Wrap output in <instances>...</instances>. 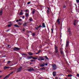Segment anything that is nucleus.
I'll return each mask as SVG.
<instances>
[{
    "instance_id": "nucleus-1",
    "label": "nucleus",
    "mask_w": 79,
    "mask_h": 79,
    "mask_svg": "<svg viewBox=\"0 0 79 79\" xmlns=\"http://www.w3.org/2000/svg\"><path fill=\"white\" fill-rule=\"evenodd\" d=\"M55 48L54 50H55V53H59L58 52V47L56 46V45H54Z\"/></svg>"
},
{
    "instance_id": "nucleus-2",
    "label": "nucleus",
    "mask_w": 79,
    "mask_h": 79,
    "mask_svg": "<svg viewBox=\"0 0 79 79\" xmlns=\"http://www.w3.org/2000/svg\"><path fill=\"white\" fill-rule=\"evenodd\" d=\"M60 53L62 55L64 56V52H63V49L60 48Z\"/></svg>"
},
{
    "instance_id": "nucleus-3",
    "label": "nucleus",
    "mask_w": 79,
    "mask_h": 79,
    "mask_svg": "<svg viewBox=\"0 0 79 79\" xmlns=\"http://www.w3.org/2000/svg\"><path fill=\"white\" fill-rule=\"evenodd\" d=\"M23 69V67L21 66L20 68L18 69L17 70V73H19V72H20L22 71V69Z\"/></svg>"
},
{
    "instance_id": "nucleus-4",
    "label": "nucleus",
    "mask_w": 79,
    "mask_h": 79,
    "mask_svg": "<svg viewBox=\"0 0 79 79\" xmlns=\"http://www.w3.org/2000/svg\"><path fill=\"white\" fill-rule=\"evenodd\" d=\"M12 48L14 51H18V50H21L20 48H19L16 47H15L14 48Z\"/></svg>"
},
{
    "instance_id": "nucleus-5",
    "label": "nucleus",
    "mask_w": 79,
    "mask_h": 79,
    "mask_svg": "<svg viewBox=\"0 0 79 79\" xmlns=\"http://www.w3.org/2000/svg\"><path fill=\"white\" fill-rule=\"evenodd\" d=\"M56 68H57V67L56 64H53L52 65V69L53 70H56Z\"/></svg>"
},
{
    "instance_id": "nucleus-6",
    "label": "nucleus",
    "mask_w": 79,
    "mask_h": 79,
    "mask_svg": "<svg viewBox=\"0 0 79 79\" xmlns=\"http://www.w3.org/2000/svg\"><path fill=\"white\" fill-rule=\"evenodd\" d=\"M12 73H13V72H12V73H10V74L7 75L5 77H4V78H3V79H6V78H7V77H8L9 76H10L11 74H12Z\"/></svg>"
},
{
    "instance_id": "nucleus-7",
    "label": "nucleus",
    "mask_w": 79,
    "mask_h": 79,
    "mask_svg": "<svg viewBox=\"0 0 79 79\" xmlns=\"http://www.w3.org/2000/svg\"><path fill=\"white\" fill-rule=\"evenodd\" d=\"M69 42L68 41V40H67L66 42V47H68V45H69Z\"/></svg>"
},
{
    "instance_id": "nucleus-8",
    "label": "nucleus",
    "mask_w": 79,
    "mask_h": 79,
    "mask_svg": "<svg viewBox=\"0 0 79 79\" xmlns=\"http://www.w3.org/2000/svg\"><path fill=\"white\" fill-rule=\"evenodd\" d=\"M3 15V9H1L0 10V16H2Z\"/></svg>"
},
{
    "instance_id": "nucleus-9",
    "label": "nucleus",
    "mask_w": 79,
    "mask_h": 79,
    "mask_svg": "<svg viewBox=\"0 0 79 79\" xmlns=\"http://www.w3.org/2000/svg\"><path fill=\"white\" fill-rule=\"evenodd\" d=\"M30 68V69L27 70V71H34V69H33V68Z\"/></svg>"
},
{
    "instance_id": "nucleus-10",
    "label": "nucleus",
    "mask_w": 79,
    "mask_h": 79,
    "mask_svg": "<svg viewBox=\"0 0 79 79\" xmlns=\"http://www.w3.org/2000/svg\"><path fill=\"white\" fill-rule=\"evenodd\" d=\"M23 27H26V26H27V23L25 22L23 24Z\"/></svg>"
},
{
    "instance_id": "nucleus-11",
    "label": "nucleus",
    "mask_w": 79,
    "mask_h": 79,
    "mask_svg": "<svg viewBox=\"0 0 79 79\" xmlns=\"http://www.w3.org/2000/svg\"><path fill=\"white\" fill-rule=\"evenodd\" d=\"M27 58L28 60H31L32 59L31 58H33V56H27Z\"/></svg>"
},
{
    "instance_id": "nucleus-12",
    "label": "nucleus",
    "mask_w": 79,
    "mask_h": 79,
    "mask_svg": "<svg viewBox=\"0 0 79 79\" xmlns=\"http://www.w3.org/2000/svg\"><path fill=\"white\" fill-rule=\"evenodd\" d=\"M35 9H33L32 12V15H34L35 14Z\"/></svg>"
},
{
    "instance_id": "nucleus-13",
    "label": "nucleus",
    "mask_w": 79,
    "mask_h": 79,
    "mask_svg": "<svg viewBox=\"0 0 79 79\" xmlns=\"http://www.w3.org/2000/svg\"><path fill=\"white\" fill-rule=\"evenodd\" d=\"M77 23L76 20H75L74 21H73V25L74 26H76V25Z\"/></svg>"
},
{
    "instance_id": "nucleus-14",
    "label": "nucleus",
    "mask_w": 79,
    "mask_h": 79,
    "mask_svg": "<svg viewBox=\"0 0 79 79\" xmlns=\"http://www.w3.org/2000/svg\"><path fill=\"white\" fill-rule=\"evenodd\" d=\"M40 58H41V61H44V57H43V56H40Z\"/></svg>"
},
{
    "instance_id": "nucleus-15",
    "label": "nucleus",
    "mask_w": 79,
    "mask_h": 79,
    "mask_svg": "<svg viewBox=\"0 0 79 79\" xmlns=\"http://www.w3.org/2000/svg\"><path fill=\"white\" fill-rule=\"evenodd\" d=\"M28 54L30 56H31L33 55V53L32 52H29L28 53Z\"/></svg>"
},
{
    "instance_id": "nucleus-16",
    "label": "nucleus",
    "mask_w": 79,
    "mask_h": 79,
    "mask_svg": "<svg viewBox=\"0 0 79 79\" xmlns=\"http://www.w3.org/2000/svg\"><path fill=\"white\" fill-rule=\"evenodd\" d=\"M52 74L53 76H56V72H53Z\"/></svg>"
},
{
    "instance_id": "nucleus-17",
    "label": "nucleus",
    "mask_w": 79,
    "mask_h": 79,
    "mask_svg": "<svg viewBox=\"0 0 79 79\" xmlns=\"http://www.w3.org/2000/svg\"><path fill=\"white\" fill-rule=\"evenodd\" d=\"M60 19H57V22L58 23V24H60Z\"/></svg>"
},
{
    "instance_id": "nucleus-18",
    "label": "nucleus",
    "mask_w": 79,
    "mask_h": 79,
    "mask_svg": "<svg viewBox=\"0 0 79 79\" xmlns=\"http://www.w3.org/2000/svg\"><path fill=\"white\" fill-rule=\"evenodd\" d=\"M45 66V64L44 63L43 64H42L40 65V67H43V66Z\"/></svg>"
},
{
    "instance_id": "nucleus-19",
    "label": "nucleus",
    "mask_w": 79,
    "mask_h": 79,
    "mask_svg": "<svg viewBox=\"0 0 79 79\" xmlns=\"http://www.w3.org/2000/svg\"><path fill=\"white\" fill-rule=\"evenodd\" d=\"M42 27H43L44 28L45 27V23H42Z\"/></svg>"
},
{
    "instance_id": "nucleus-20",
    "label": "nucleus",
    "mask_w": 79,
    "mask_h": 79,
    "mask_svg": "<svg viewBox=\"0 0 79 79\" xmlns=\"http://www.w3.org/2000/svg\"><path fill=\"white\" fill-rule=\"evenodd\" d=\"M29 16V13H25V17H27Z\"/></svg>"
},
{
    "instance_id": "nucleus-21",
    "label": "nucleus",
    "mask_w": 79,
    "mask_h": 79,
    "mask_svg": "<svg viewBox=\"0 0 79 79\" xmlns=\"http://www.w3.org/2000/svg\"><path fill=\"white\" fill-rule=\"evenodd\" d=\"M25 12L26 13H29V10H25Z\"/></svg>"
},
{
    "instance_id": "nucleus-22",
    "label": "nucleus",
    "mask_w": 79,
    "mask_h": 79,
    "mask_svg": "<svg viewBox=\"0 0 79 79\" xmlns=\"http://www.w3.org/2000/svg\"><path fill=\"white\" fill-rule=\"evenodd\" d=\"M40 69H41V70H45V67H43L42 68H40Z\"/></svg>"
},
{
    "instance_id": "nucleus-23",
    "label": "nucleus",
    "mask_w": 79,
    "mask_h": 79,
    "mask_svg": "<svg viewBox=\"0 0 79 79\" xmlns=\"http://www.w3.org/2000/svg\"><path fill=\"white\" fill-rule=\"evenodd\" d=\"M63 8H66V5H65L64 4V5L63 6Z\"/></svg>"
},
{
    "instance_id": "nucleus-24",
    "label": "nucleus",
    "mask_w": 79,
    "mask_h": 79,
    "mask_svg": "<svg viewBox=\"0 0 79 79\" xmlns=\"http://www.w3.org/2000/svg\"><path fill=\"white\" fill-rule=\"evenodd\" d=\"M22 56H27V53H23L22 54Z\"/></svg>"
},
{
    "instance_id": "nucleus-25",
    "label": "nucleus",
    "mask_w": 79,
    "mask_h": 79,
    "mask_svg": "<svg viewBox=\"0 0 79 79\" xmlns=\"http://www.w3.org/2000/svg\"><path fill=\"white\" fill-rule=\"evenodd\" d=\"M14 26L16 27H19V26L18 25L15 24L14 25Z\"/></svg>"
},
{
    "instance_id": "nucleus-26",
    "label": "nucleus",
    "mask_w": 79,
    "mask_h": 79,
    "mask_svg": "<svg viewBox=\"0 0 79 79\" xmlns=\"http://www.w3.org/2000/svg\"><path fill=\"white\" fill-rule=\"evenodd\" d=\"M29 20L30 21H31H31H33V19H32V18H31L29 19Z\"/></svg>"
},
{
    "instance_id": "nucleus-27",
    "label": "nucleus",
    "mask_w": 79,
    "mask_h": 79,
    "mask_svg": "<svg viewBox=\"0 0 79 79\" xmlns=\"http://www.w3.org/2000/svg\"><path fill=\"white\" fill-rule=\"evenodd\" d=\"M12 26V23H11L9 25H7V27H10V26Z\"/></svg>"
},
{
    "instance_id": "nucleus-28",
    "label": "nucleus",
    "mask_w": 79,
    "mask_h": 79,
    "mask_svg": "<svg viewBox=\"0 0 79 79\" xmlns=\"http://www.w3.org/2000/svg\"><path fill=\"white\" fill-rule=\"evenodd\" d=\"M23 15V13L22 12H20L19 15Z\"/></svg>"
},
{
    "instance_id": "nucleus-29",
    "label": "nucleus",
    "mask_w": 79,
    "mask_h": 79,
    "mask_svg": "<svg viewBox=\"0 0 79 79\" xmlns=\"http://www.w3.org/2000/svg\"><path fill=\"white\" fill-rule=\"evenodd\" d=\"M44 57L46 58V60H49V59L48 57H47V56H44Z\"/></svg>"
},
{
    "instance_id": "nucleus-30",
    "label": "nucleus",
    "mask_w": 79,
    "mask_h": 79,
    "mask_svg": "<svg viewBox=\"0 0 79 79\" xmlns=\"http://www.w3.org/2000/svg\"><path fill=\"white\" fill-rule=\"evenodd\" d=\"M69 34L70 36H71V31H69Z\"/></svg>"
},
{
    "instance_id": "nucleus-31",
    "label": "nucleus",
    "mask_w": 79,
    "mask_h": 79,
    "mask_svg": "<svg viewBox=\"0 0 79 79\" xmlns=\"http://www.w3.org/2000/svg\"><path fill=\"white\" fill-rule=\"evenodd\" d=\"M32 58L33 60H37V58L36 57H33V58Z\"/></svg>"
},
{
    "instance_id": "nucleus-32",
    "label": "nucleus",
    "mask_w": 79,
    "mask_h": 79,
    "mask_svg": "<svg viewBox=\"0 0 79 79\" xmlns=\"http://www.w3.org/2000/svg\"><path fill=\"white\" fill-rule=\"evenodd\" d=\"M4 69H8V67L5 66L4 67Z\"/></svg>"
},
{
    "instance_id": "nucleus-33",
    "label": "nucleus",
    "mask_w": 79,
    "mask_h": 79,
    "mask_svg": "<svg viewBox=\"0 0 79 79\" xmlns=\"http://www.w3.org/2000/svg\"><path fill=\"white\" fill-rule=\"evenodd\" d=\"M51 31L52 33H53V28L51 29Z\"/></svg>"
},
{
    "instance_id": "nucleus-34",
    "label": "nucleus",
    "mask_w": 79,
    "mask_h": 79,
    "mask_svg": "<svg viewBox=\"0 0 79 79\" xmlns=\"http://www.w3.org/2000/svg\"><path fill=\"white\" fill-rule=\"evenodd\" d=\"M35 33H33L32 34V36L33 37H34V36H35Z\"/></svg>"
},
{
    "instance_id": "nucleus-35",
    "label": "nucleus",
    "mask_w": 79,
    "mask_h": 79,
    "mask_svg": "<svg viewBox=\"0 0 79 79\" xmlns=\"http://www.w3.org/2000/svg\"><path fill=\"white\" fill-rule=\"evenodd\" d=\"M35 29L36 30H39V29L37 28V27H35Z\"/></svg>"
},
{
    "instance_id": "nucleus-36",
    "label": "nucleus",
    "mask_w": 79,
    "mask_h": 79,
    "mask_svg": "<svg viewBox=\"0 0 79 79\" xmlns=\"http://www.w3.org/2000/svg\"><path fill=\"white\" fill-rule=\"evenodd\" d=\"M72 75L71 74H69L68 75V77H72Z\"/></svg>"
},
{
    "instance_id": "nucleus-37",
    "label": "nucleus",
    "mask_w": 79,
    "mask_h": 79,
    "mask_svg": "<svg viewBox=\"0 0 79 79\" xmlns=\"http://www.w3.org/2000/svg\"><path fill=\"white\" fill-rule=\"evenodd\" d=\"M76 2L77 3H79V0H76Z\"/></svg>"
},
{
    "instance_id": "nucleus-38",
    "label": "nucleus",
    "mask_w": 79,
    "mask_h": 79,
    "mask_svg": "<svg viewBox=\"0 0 79 79\" xmlns=\"http://www.w3.org/2000/svg\"><path fill=\"white\" fill-rule=\"evenodd\" d=\"M10 63H11V61H8L7 62V64H9Z\"/></svg>"
},
{
    "instance_id": "nucleus-39",
    "label": "nucleus",
    "mask_w": 79,
    "mask_h": 79,
    "mask_svg": "<svg viewBox=\"0 0 79 79\" xmlns=\"http://www.w3.org/2000/svg\"><path fill=\"white\" fill-rule=\"evenodd\" d=\"M18 24L19 25L21 26V25H22V23H19Z\"/></svg>"
},
{
    "instance_id": "nucleus-40",
    "label": "nucleus",
    "mask_w": 79,
    "mask_h": 79,
    "mask_svg": "<svg viewBox=\"0 0 79 79\" xmlns=\"http://www.w3.org/2000/svg\"><path fill=\"white\" fill-rule=\"evenodd\" d=\"M30 3H31V2H27V5H29V4H30Z\"/></svg>"
},
{
    "instance_id": "nucleus-41",
    "label": "nucleus",
    "mask_w": 79,
    "mask_h": 79,
    "mask_svg": "<svg viewBox=\"0 0 79 79\" xmlns=\"http://www.w3.org/2000/svg\"><path fill=\"white\" fill-rule=\"evenodd\" d=\"M77 77H79V73L77 74Z\"/></svg>"
},
{
    "instance_id": "nucleus-42",
    "label": "nucleus",
    "mask_w": 79,
    "mask_h": 79,
    "mask_svg": "<svg viewBox=\"0 0 79 79\" xmlns=\"http://www.w3.org/2000/svg\"><path fill=\"white\" fill-rule=\"evenodd\" d=\"M47 8H48V10H50V8L49 7H48L47 6L46 7Z\"/></svg>"
},
{
    "instance_id": "nucleus-43",
    "label": "nucleus",
    "mask_w": 79,
    "mask_h": 79,
    "mask_svg": "<svg viewBox=\"0 0 79 79\" xmlns=\"http://www.w3.org/2000/svg\"><path fill=\"white\" fill-rule=\"evenodd\" d=\"M35 61V60H31V61H32V62H33V61Z\"/></svg>"
},
{
    "instance_id": "nucleus-44",
    "label": "nucleus",
    "mask_w": 79,
    "mask_h": 79,
    "mask_svg": "<svg viewBox=\"0 0 79 79\" xmlns=\"http://www.w3.org/2000/svg\"><path fill=\"white\" fill-rule=\"evenodd\" d=\"M64 4L65 5L67 4V2H65Z\"/></svg>"
},
{
    "instance_id": "nucleus-45",
    "label": "nucleus",
    "mask_w": 79,
    "mask_h": 79,
    "mask_svg": "<svg viewBox=\"0 0 79 79\" xmlns=\"http://www.w3.org/2000/svg\"><path fill=\"white\" fill-rule=\"evenodd\" d=\"M39 53H40L39 52H38L37 53H35V55H38V54H39Z\"/></svg>"
},
{
    "instance_id": "nucleus-46",
    "label": "nucleus",
    "mask_w": 79,
    "mask_h": 79,
    "mask_svg": "<svg viewBox=\"0 0 79 79\" xmlns=\"http://www.w3.org/2000/svg\"><path fill=\"white\" fill-rule=\"evenodd\" d=\"M19 17H17L16 19H19Z\"/></svg>"
},
{
    "instance_id": "nucleus-47",
    "label": "nucleus",
    "mask_w": 79,
    "mask_h": 79,
    "mask_svg": "<svg viewBox=\"0 0 79 79\" xmlns=\"http://www.w3.org/2000/svg\"><path fill=\"white\" fill-rule=\"evenodd\" d=\"M41 60L40 57L38 59V60Z\"/></svg>"
},
{
    "instance_id": "nucleus-48",
    "label": "nucleus",
    "mask_w": 79,
    "mask_h": 79,
    "mask_svg": "<svg viewBox=\"0 0 79 79\" xmlns=\"http://www.w3.org/2000/svg\"><path fill=\"white\" fill-rule=\"evenodd\" d=\"M19 21H22V19H19Z\"/></svg>"
},
{
    "instance_id": "nucleus-49",
    "label": "nucleus",
    "mask_w": 79,
    "mask_h": 79,
    "mask_svg": "<svg viewBox=\"0 0 79 79\" xmlns=\"http://www.w3.org/2000/svg\"><path fill=\"white\" fill-rule=\"evenodd\" d=\"M22 18H23V19H24V18H25V16H23L22 17Z\"/></svg>"
},
{
    "instance_id": "nucleus-50",
    "label": "nucleus",
    "mask_w": 79,
    "mask_h": 79,
    "mask_svg": "<svg viewBox=\"0 0 79 79\" xmlns=\"http://www.w3.org/2000/svg\"><path fill=\"white\" fill-rule=\"evenodd\" d=\"M39 26L40 27H42V26H41V25H40Z\"/></svg>"
},
{
    "instance_id": "nucleus-51",
    "label": "nucleus",
    "mask_w": 79,
    "mask_h": 79,
    "mask_svg": "<svg viewBox=\"0 0 79 79\" xmlns=\"http://www.w3.org/2000/svg\"><path fill=\"white\" fill-rule=\"evenodd\" d=\"M47 12H48V13H49V10H47Z\"/></svg>"
},
{
    "instance_id": "nucleus-52",
    "label": "nucleus",
    "mask_w": 79,
    "mask_h": 79,
    "mask_svg": "<svg viewBox=\"0 0 79 79\" xmlns=\"http://www.w3.org/2000/svg\"><path fill=\"white\" fill-rule=\"evenodd\" d=\"M40 52H41V51L40 50H39L38 52H39V53H40Z\"/></svg>"
},
{
    "instance_id": "nucleus-53",
    "label": "nucleus",
    "mask_w": 79,
    "mask_h": 79,
    "mask_svg": "<svg viewBox=\"0 0 79 79\" xmlns=\"http://www.w3.org/2000/svg\"><path fill=\"white\" fill-rule=\"evenodd\" d=\"M24 31H25V29H23V31L24 32Z\"/></svg>"
},
{
    "instance_id": "nucleus-54",
    "label": "nucleus",
    "mask_w": 79,
    "mask_h": 79,
    "mask_svg": "<svg viewBox=\"0 0 79 79\" xmlns=\"http://www.w3.org/2000/svg\"><path fill=\"white\" fill-rule=\"evenodd\" d=\"M19 22V20H16V22H17V23H18V22Z\"/></svg>"
},
{
    "instance_id": "nucleus-55",
    "label": "nucleus",
    "mask_w": 79,
    "mask_h": 79,
    "mask_svg": "<svg viewBox=\"0 0 79 79\" xmlns=\"http://www.w3.org/2000/svg\"><path fill=\"white\" fill-rule=\"evenodd\" d=\"M40 27H39V26H38V27H37V28H38V29H39V28H40Z\"/></svg>"
},
{
    "instance_id": "nucleus-56",
    "label": "nucleus",
    "mask_w": 79,
    "mask_h": 79,
    "mask_svg": "<svg viewBox=\"0 0 79 79\" xmlns=\"http://www.w3.org/2000/svg\"><path fill=\"white\" fill-rule=\"evenodd\" d=\"M45 65L46 66H47V65H48V64L47 63H46L45 64Z\"/></svg>"
},
{
    "instance_id": "nucleus-57",
    "label": "nucleus",
    "mask_w": 79,
    "mask_h": 79,
    "mask_svg": "<svg viewBox=\"0 0 79 79\" xmlns=\"http://www.w3.org/2000/svg\"><path fill=\"white\" fill-rule=\"evenodd\" d=\"M3 57H6V56L5 55L3 56Z\"/></svg>"
},
{
    "instance_id": "nucleus-58",
    "label": "nucleus",
    "mask_w": 79,
    "mask_h": 79,
    "mask_svg": "<svg viewBox=\"0 0 79 79\" xmlns=\"http://www.w3.org/2000/svg\"><path fill=\"white\" fill-rule=\"evenodd\" d=\"M10 47V45H7V47Z\"/></svg>"
},
{
    "instance_id": "nucleus-59",
    "label": "nucleus",
    "mask_w": 79,
    "mask_h": 79,
    "mask_svg": "<svg viewBox=\"0 0 79 79\" xmlns=\"http://www.w3.org/2000/svg\"><path fill=\"white\" fill-rule=\"evenodd\" d=\"M68 30H69V31H70V28H69V29H68Z\"/></svg>"
},
{
    "instance_id": "nucleus-60",
    "label": "nucleus",
    "mask_w": 79,
    "mask_h": 79,
    "mask_svg": "<svg viewBox=\"0 0 79 79\" xmlns=\"http://www.w3.org/2000/svg\"><path fill=\"white\" fill-rule=\"evenodd\" d=\"M2 77V76H0V78H1Z\"/></svg>"
},
{
    "instance_id": "nucleus-61",
    "label": "nucleus",
    "mask_w": 79,
    "mask_h": 79,
    "mask_svg": "<svg viewBox=\"0 0 79 79\" xmlns=\"http://www.w3.org/2000/svg\"><path fill=\"white\" fill-rule=\"evenodd\" d=\"M5 60H4L3 61V62H5Z\"/></svg>"
},
{
    "instance_id": "nucleus-62",
    "label": "nucleus",
    "mask_w": 79,
    "mask_h": 79,
    "mask_svg": "<svg viewBox=\"0 0 79 79\" xmlns=\"http://www.w3.org/2000/svg\"><path fill=\"white\" fill-rule=\"evenodd\" d=\"M9 68H10V67H7V69H9Z\"/></svg>"
},
{
    "instance_id": "nucleus-63",
    "label": "nucleus",
    "mask_w": 79,
    "mask_h": 79,
    "mask_svg": "<svg viewBox=\"0 0 79 79\" xmlns=\"http://www.w3.org/2000/svg\"><path fill=\"white\" fill-rule=\"evenodd\" d=\"M11 48V47H9V48Z\"/></svg>"
},
{
    "instance_id": "nucleus-64",
    "label": "nucleus",
    "mask_w": 79,
    "mask_h": 79,
    "mask_svg": "<svg viewBox=\"0 0 79 79\" xmlns=\"http://www.w3.org/2000/svg\"><path fill=\"white\" fill-rule=\"evenodd\" d=\"M72 78H70L69 79H72Z\"/></svg>"
}]
</instances>
